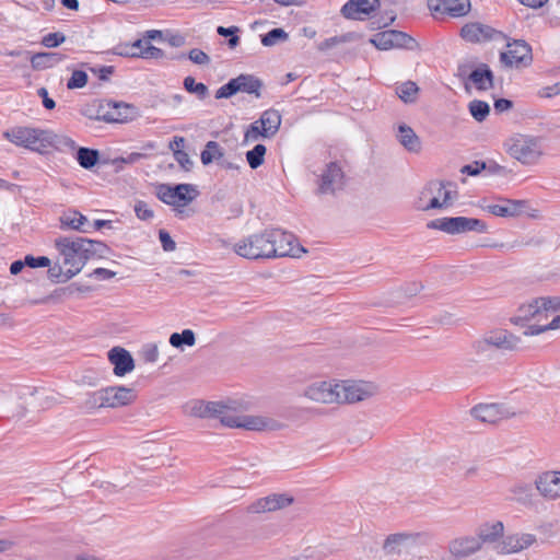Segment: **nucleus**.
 Here are the masks:
<instances>
[{
	"instance_id": "nucleus-1",
	"label": "nucleus",
	"mask_w": 560,
	"mask_h": 560,
	"mask_svg": "<svg viewBox=\"0 0 560 560\" xmlns=\"http://www.w3.org/2000/svg\"><path fill=\"white\" fill-rule=\"evenodd\" d=\"M56 264L48 269L50 279L66 282L77 276L90 259L107 257L109 248L102 242L84 237L59 236L54 241Z\"/></svg>"
},
{
	"instance_id": "nucleus-2",
	"label": "nucleus",
	"mask_w": 560,
	"mask_h": 560,
	"mask_svg": "<svg viewBox=\"0 0 560 560\" xmlns=\"http://www.w3.org/2000/svg\"><path fill=\"white\" fill-rule=\"evenodd\" d=\"M156 197L164 203L172 206L179 218H188L190 211L187 206L199 195L192 184H177L174 186L161 184L156 187Z\"/></svg>"
},
{
	"instance_id": "nucleus-3",
	"label": "nucleus",
	"mask_w": 560,
	"mask_h": 560,
	"mask_svg": "<svg viewBox=\"0 0 560 560\" xmlns=\"http://www.w3.org/2000/svg\"><path fill=\"white\" fill-rule=\"evenodd\" d=\"M506 152L524 165H533L542 155L540 140L525 135H515L505 142Z\"/></svg>"
},
{
	"instance_id": "nucleus-4",
	"label": "nucleus",
	"mask_w": 560,
	"mask_h": 560,
	"mask_svg": "<svg viewBox=\"0 0 560 560\" xmlns=\"http://www.w3.org/2000/svg\"><path fill=\"white\" fill-rule=\"evenodd\" d=\"M268 229L240 240L234 245V252L246 259L275 258V248L270 245Z\"/></svg>"
},
{
	"instance_id": "nucleus-5",
	"label": "nucleus",
	"mask_w": 560,
	"mask_h": 560,
	"mask_svg": "<svg viewBox=\"0 0 560 560\" xmlns=\"http://www.w3.org/2000/svg\"><path fill=\"white\" fill-rule=\"evenodd\" d=\"M136 397L133 388L109 386L94 392L85 405L89 408H117L131 402Z\"/></svg>"
},
{
	"instance_id": "nucleus-6",
	"label": "nucleus",
	"mask_w": 560,
	"mask_h": 560,
	"mask_svg": "<svg viewBox=\"0 0 560 560\" xmlns=\"http://www.w3.org/2000/svg\"><path fill=\"white\" fill-rule=\"evenodd\" d=\"M429 229L440 230L450 235L468 232L486 233L488 225L485 221L467 217L439 218L428 223Z\"/></svg>"
},
{
	"instance_id": "nucleus-7",
	"label": "nucleus",
	"mask_w": 560,
	"mask_h": 560,
	"mask_svg": "<svg viewBox=\"0 0 560 560\" xmlns=\"http://www.w3.org/2000/svg\"><path fill=\"white\" fill-rule=\"evenodd\" d=\"M431 196L423 210L442 209L451 207L457 199L456 185L451 182L432 180L421 192V198Z\"/></svg>"
},
{
	"instance_id": "nucleus-8",
	"label": "nucleus",
	"mask_w": 560,
	"mask_h": 560,
	"mask_svg": "<svg viewBox=\"0 0 560 560\" xmlns=\"http://www.w3.org/2000/svg\"><path fill=\"white\" fill-rule=\"evenodd\" d=\"M4 137L16 145L45 153V143H47L46 129L18 127L7 131Z\"/></svg>"
},
{
	"instance_id": "nucleus-9",
	"label": "nucleus",
	"mask_w": 560,
	"mask_h": 560,
	"mask_svg": "<svg viewBox=\"0 0 560 560\" xmlns=\"http://www.w3.org/2000/svg\"><path fill=\"white\" fill-rule=\"evenodd\" d=\"M338 404H355L376 394L377 387L369 382L338 381Z\"/></svg>"
},
{
	"instance_id": "nucleus-10",
	"label": "nucleus",
	"mask_w": 560,
	"mask_h": 560,
	"mask_svg": "<svg viewBox=\"0 0 560 560\" xmlns=\"http://www.w3.org/2000/svg\"><path fill=\"white\" fill-rule=\"evenodd\" d=\"M270 245L276 249V257H301L303 253H306L305 248L298 244L296 237L289 232L280 229H268Z\"/></svg>"
},
{
	"instance_id": "nucleus-11",
	"label": "nucleus",
	"mask_w": 560,
	"mask_h": 560,
	"mask_svg": "<svg viewBox=\"0 0 560 560\" xmlns=\"http://www.w3.org/2000/svg\"><path fill=\"white\" fill-rule=\"evenodd\" d=\"M338 381H317L303 390V396L319 404H338Z\"/></svg>"
},
{
	"instance_id": "nucleus-12",
	"label": "nucleus",
	"mask_w": 560,
	"mask_h": 560,
	"mask_svg": "<svg viewBox=\"0 0 560 560\" xmlns=\"http://www.w3.org/2000/svg\"><path fill=\"white\" fill-rule=\"evenodd\" d=\"M343 185L345 174L341 167L336 162H330L326 165L319 177L317 192L320 195H332L341 190Z\"/></svg>"
},
{
	"instance_id": "nucleus-13",
	"label": "nucleus",
	"mask_w": 560,
	"mask_h": 560,
	"mask_svg": "<svg viewBox=\"0 0 560 560\" xmlns=\"http://www.w3.org/2000/svg\"><path fill=\"white\" fill-rule=\"evenodd\" d=\"M500 60L506 67L526 66L532 61V48L525 40L515 39L508 43V49L501 52Z\"/></svg>"
},
{
	"instance_id": "nucleus-14",
	"label": "nucleus",
	"mask_w": 560,
	"mask_h": 560,
	"mask_svg": "<svg viewBox=\"0 0 560 560\" xmlns=\"http://www.w3.org/2000/svg\"><path fill=\"white\" fill-rule=\"evenodd\" d=\"M470 412L477 420L490 424L515 416L514 411L501 404H480L475 406Z\"/></svg>"
},
{
	"instance_id": "nucleus-15",
	"label": "nucleus",
	"mask_w": 560,
	"mask_h": 560,
	"mask_svg": "<svg viewBox=\"0 0 560 560\" xmlns=\"http://www.w3.org/2000/svg\"><path fill=\"white\" fill-rule=\"evenodd\" d=\"M371 43L378 49L388 50L392 48H411L415 39L404 32L389 30L376 34Z\"/></svg>"
},
{
	"instance_id": "nucleus-16",
	"label": "nucleus",
	"mask_w": 560,
	"mask_h": 560,
	"mask_svg": "<svg viewBox=\"0 0 560 560\" xmlns=\"http://www.w3.org/2000/svg\"><path fill=\"white\" fill-rule=\"evenodd\" d=\"M478 541L471 535L457 536L448 541L447 552L453 560H465L481 550Z\"/></svg>"
},
{
	"instance_id": "nucleus-17",
	"label": "nucleus",
	"mask_w": 560,
	"mask_h": 560,
	"mask_svg": "<svg viewBox=\"0 0 560 560\" xmlns=\"http://www.w3.org/2000/svg\"><path fill=\"white\" fill-rule=\"evenodd\" d=\"M460 36L469 43H481L504 38V35L501 32L478 22L465 24L460 30Z\"/></svg>"
},
{
	"instance_id": "nucleus-18",
	"label": "nucleus",
	"mask_w": 560,
	"mask_h": 560,
	"mask_svg": "<svg viewBox=\"0 0 560 560\" xmlns=\"http://www.w3.org/2000/svg\"><path fill=\"white\" fill-rule=\"evenodd\" d=\"M536 536L529 533H516L504 537L495 545L498 553L510 555L521 552L536 542Z\"/></svg>"
},
{
	"instance_id": "nucleus-19",
	"label": "nucleus",
	"mask_w": 560,
	"mask_h": 560,
	"mask_svg": "<svg viewBox=\"0 0 560 560\" xmlns=\"http://www.w3.org/2000/svg\"><path fill=\"white\" fill-rule=\"evenodd\" d=\"M293 501V497L287 493H272L253 502L248 510L252 513L276 512L290 506Z\"/></svg>"
},
{
	"instance_id": "nucleus-20",
	"label": "nucleus",
	"mask_w": 560,
	"mask_h": 560,
	"mask_svg": "<svg viewBox=\"0 0 560 560\" xmlns=\"http://www.w3.org/2000/svg\"><path fill=\"white\" fill-rule=\"evenodd\" d=\"M215 411L212 413V419H218L222 425L226 428H237L243 404L231 400L226 402L217 401Z\"/></svg>"
},
{
	"instance_id": "nucleus-21",
	"label": "nucleus",
	"mask_w": 560,
	"mask_h": 560,
	"mask_svg": "<svg viewBox=\"0 0 560 560\" xmlns=\"http://www.w3.org/2000/svg\"><path fill=\"white\" fill-rule=\"evenodd\" d=\"M489 345L498 351H515L518 349L521 338L505 329H494L485 334Z\"/></svg>"
},
{
	"instance_id": "nucleus-22",
	"label": "nucleus",
	"mask_w": 560,
	"mask_h": 560,
	"mask_svg": "<svg viewBox=\"0 0 560 560\" xmlns=\"http://www.w3.org/2000/svg\"><path fill=\"white\" fill-rule=\"evenodd\" d=\"M535 486L540 495L547 500L560 498V471H546L535 480Z\"/></svg>"
},
{
	"instance_id": "nucleus-23",
	"label": "nucleus",
	"mask_w": 560,
	"mask_h": 560,
	"mask_svg": "<svg viewBox=\"0 0 560 560\" xmlns=\"http://www.w3.org/2000/svg\"><path fill=\"white\" fill-rule=\"evenodd\" d=\"M107 359L113 365L116 376L122 377L135 369V360L122 347H114L107 352Z\"/></svg>"
},
{
	"instance_id": "nucleus-24",
	"label": "nucleus",
	"mask_w": 560,
	"mask_h": 560,
	"mask_svg": "<svg viewBox=\"0 0 560 560\" xmlns=\"http://www.w3.org/2000/svg\"><path fill=\"white\" fill-rule=\"evenodd\" d=\"M428 5L433 12L454 18L464 16L470 9L469 0H429Z\"/></svg>"
},
{
	"instance_id": "nucleus-25",
	"label": "nucleus",
	"mask_w": 560,
	"mask_h": 560,
	"mask_svg": "<svg viewBox=\"0 0 560 560\" xmlns=\"http://www.w3.org/2000/svg\"><path fill=\"white\" fill-rule=\"evenodd\" d=\"M504 524L501 521H491L481 524L476 534V538L479 539V547L483 545H493L501 542L504 537Z\"/></svg>"
},
{
	"instance_id": "nucleus-26",
	"label": "nucleus",
	"mask_w": 560,
	"mask_h": 560,
	"mask_svg": "<svg viewBox=\"0 0 560 560\" xmlns=\"http://www.w3.org/2000/svg\"><path fill=\"white\" fill-rule=\"evenodd\" d=\"M526 208V200L503 199L502 203L487 205L483 209L497 217L512 218L520 215Z\"/></svg>"
},
{
	"instance_id": "nucleus-27",
	"label": "nucleus",
	"mask_w": 560,
	"mask_h": 560,
	"mask_svg": "<svg viewBox=\"0 0 560 560\" xmlns=\"http://www.w3.org/2000/svg\"><path fill=\"white\" fill-rule=\"evenodd\" d=\"M381 5V0H349L341 9L347 19H360V14L370 15Z\"/></svg>"
},
{
	"instance_id": "nucleus-28",
	"label": "nucleus",
	"mask_w": 560,
	"mask_h": 560,
	"mask_svg": "<svg viewBox=\"0 0 560 560\" xmlns=\"http://www.w3.org/2000/svg\"><path fill=\"white\" fill-rule=\"evenodd\" d=\"M238 424L237 428L250 431H275L281 428V424L271 418L252 415H241Z\"/></svg>"
},
{
	"instance_id": "nucleus-29",
	"label": "nucleus",
	"mask_w": 560,
	"mask_h": 560,
	"mask_svg": "<svg viewBox=\"0 0 560 560\" xmlns=\"http://www.w3.org/2000/svg\"><path fill=\"white\" fill-rule=\"evenodd\" d=\"M60 229L63 231L72 230L79 232H88L84 225L88 218L74 209H68L59 217Z\"/></svg>"
},
{
	"instance_id": "nucleus-30",
	"label": "nucleus",
	"mask_w": 560,
	"mask_h": 560,
	"mask_svg": "<svg viewBox=\"0 0 560 560\" xmlns=\"http://www.w3.org/2000/svg\"><path fill=\"white\" fill-rule=\"evenodd\" d=\"M50 148H55L56 150L67 154H73L78 150L74 140L70 137L66 135H57L51 130H47V143H45V152H47Z\"/></svg>"
},
{
	"instance_id": "nucleus-31",
	"label": "nucleus",
	"mask_w": 560,
	"mask_h": 560,
	"mask_svg": "<svg viewBox=\"0 0 560 560\" xmlns=\"http://www.w3.org/2000/svg\"><path fill=\"white\" fill-rule=\"evenodd\" d=\"M217 401L205 402L202 400L192 399L187 401L184 406L185 415L196 418H209L212 419V413L215 411Z\"/></svg>"
},
{
	"instance_id": "nucleus-32",
	"label": "nucleus",
	"mask_w": 560,
	"mask_h": 560,
	"mask_svg": "<svg viewBox=\"0 0 560 560\" xmlns=\"http://www.w3.org/2000/svg\"><path fill=\"white\" fill-rule=\"evenodd\" d=\"M398 142L409 152L418 153L421 150L420 138L416 135L413 129L405 124L398 126L397 133Z\"/></svg>"
},
{
	"instance_id": "nucleus-33",
	"label": "nucleus",
	"mask_w": 560,
	"mask_h": 560,
	"mask_svg": "<svg viewBox=\"0 0 560 560\" xmlns=\"http://www.w3.org/2000/svg\"><path fill=\"white\" fill-rule=\"evenodd\" d=\"M468 78L480 91H487L493 85V73L486 63L472 70Z\"/></svg>"
},
{
	"instance_id": "nucleus-34",
	"label": "nucleus",
	"mask_w": 560,
	"mask_h": 560,
	"mask_svg": "<svg viewBox=\"0 0 560 560\" xmlns=\"http://www.w3.org/2000/svg\"><path fill=\"white\" fill-rule=\"evenodd\" d=\"M256 121L259 122L261 128L266 129L267 135L273 138L280 129L281 115L278 110L270 108L262 112Z\"/></svg>"
},
{
	"instance_id": "nucleus-35",
	"label": "nucleus",
	"mask_w": 560,
	"mask_h": 560,
	"mask_svg": "<svg viewBox=\"0 0 560 560\" xmlns=\"http://www.w3.org/2000/svg\"><path fill=\"white\" fill-rule=\"evenodd\" d=\"M65 59L58 52H37L31 57V65L35 70L52 68Z\"/></svg>"
},
{
	"instance_id": "nucleus-36",
	"label": "nucleus",
	"mask_w": 560,
	"mask_h": 560,
	"mask_svg": "<svg viewBox=\"0 0 560 560\" xmlns=\"http://www.w3.org/2000/svg\"><path fill=\"white\" fill-rule=\"evenodd\" d=\"M383 549L388 555H401L408 551L406 534L397 533L389 535L384 541Z\"/></svg>"
},
{
	"instance_id": "nucleus-37",
	"label": "nucleus",
	"mask_w": 560,
	"mask_h": 560,
	"mask_svg": "<svg viewBox=\"0 0 560 560\" xmlns=\"http://www.w3.org/2000/svg\"><path fill=\"white\" fill-rule=\"evenodd\" d=\"M511 501L521 503V504H529L533 499V489L529 483L517 482L510 487L509 489Z\"/></svg>"
},
{
	"instance_id": "nucleus-38",
	"label": "nucleus",
	"mask_w": 560,
	"mask_h": 560,
	"mask_svg": "<svg viewBox=\"0 0 560 560\" xmlns=\"http://www.w3.org/2000/svg\"><path fill=\"white\" fill-rule=\"evenodd\" d=\"M235 81L238 86V92L254 94L256 97L260 96L259 91L262 86V82L259 79L252 74H240L235 78Z\"/></svg>"
},
{
	"instance_id": "nucleus-39",
	"label": "nucleus",
	"mask_w": 560,
	"mask_h": 560,
	"mask_svg": "<svg viewBox=\"0 0 560 560\" xmlns=\"http://www.w3.org/2000/svg\"><path fill=\"white\" fill-rule=\"evenodd\" d=\"M75 160L81 167L90 170L97 164L100 160V152L94 149L81 147L75 151Z\"/></svg>"
},
{
	"instance_id": "nucleus-40",
	"label": "nucleus",
	"mask_w": 560,
	"mask_h": 560,
	"mask_svg": "<svg viewBox=\"0 0 560 560\" xmlns=\"http://www.w3.org/2000/svg\"><path fill=\"white\" fill-rule=\"evenodd\" d=\"M407 538L408 548L413 547H427L430 546L434 539V536L430 532H409L405 533Z\"/></svg>"
},
{
	"instance_id": "nucleus-41",
	"label": "nucleus",
	"mask_w": 560,
	"mask_h": 560,
	"mask_svg": "<svg viewBox=\"0 0 560 560\" xmlns=\"http://www.w3.org/2000/svg\"><path fill=\"white\" fill-rule=\"evenodd\" d=\"M167 448L164 445H155L149 442L142 444V462L152 459V465L162 464L160 456L163 455Z\"/></svg>"
},
{
	"instance_id": "nucleus-42",
	"label": "nucleus",
	"mask_w": 560,
	"mask_h": 560,
	"mask_svg": "<svg viewBox=\"0 0 560 560\" xmlns=\"http://www.w3.org/2000/svg\"><path fill=\"white\" fill-rule=\"evenodd\" d=\"M396 93L405 103H413L417 100L419 88L413 81H406L396 88Z\"/></svg>"
},
{
	"instance_id": "nucleus-43",
	"label": "nucleus",
	"mask_w": 560,
	"mask_h": 560,
	"mask_svg": "<svg viewBox=\"0 0 560 560\" xmlns=\"http://www.w3.org/2000/svg\"><path fill=\"white\" fill-rule=\"evenodd\" d=\"M170 343L174 348H183V346L192 347L196 343L195 332L191 329H184L182 332H173L170 336Z\"/></svg>"
},
{
	"instance_id": "nucleus-44",
	"label": "nucleus",
	"mask_w": 560,
	"mask_h": 560,
	"mask_svg": "<svg viewBox=\"0 0 560 560\" xmlns=\"http://www.w3.org/2000/svg\"><path fill=\"white\" fill-rule=\"evenodd\" d=\"M520 317L525 320L537 319L540 322L542 317V313L540 310V305L536 304V299H533L530 302L522 304L518 308Z\"/></svg>"
},
{
	"instance_id": "nucleus-45",
	"label": "nucleus",
	"mask_w": 560,
	"mask_h": 560,
	"mask_svg": "<svg viewBox=\"0 0 560 560\" xmlns=\"http://www.w3.org/2000/svg\"><path fill=\"white\" fill-rule=\"evenodd\" d=\"M260 139H271V137L269 135H267L266 129L261 128L259 122H257L255 120L247 127V129L244 133L243 143L248 144V143L257 142Z\"/></svg>"
},
{
	"instance_id": "nucleus-46",
	"label": "nucleus",
	"mask_w": 560,
	"mask_h": 560,
	"mask_svg": "<svg viewBox=\"0 0 560 560\" xmlns=\"http://www.w3.org/2000/svg\"><path fill=\"white\" fill-rule=\"evenodd\" d=\"M222 156H223L222 148L215 141L207 142L205 150L200 154L201 162L205 165H209L214 160H218Z\"/></svg>"
},
{
	"instance_id": "nucleus-47",
	"label": "nucleus",
	"mask_w": 560,
	"mask_h": 560,
	"mask_svg": "<svg viewBox=\"0 0 560 560\" xmlns=\"http://www.w3.org/2000/svg\"><path fill=\"white\" fill-rule=\"evenodd\" d=\"M266 147L257 143L252 150L246 152V161L250 168L256 170L262 165L266 155Z\"/></svg>"
},
{
	"instance_id": "nucleus-48",
	"label": "nucleus",
	"mask_w": 560,
	"mask_h": 560,
	"mask_svg": "<svg viewBox=\"0 0 560 560\" xmlns=\"http://www.w3.org/2000/svg\"><path fill=\"white\" fill-rule=\"evenodd\" d=\"M540 305L542 317L547 318L550 313H556L560 310L559 296H541L536 298V304Z\"/></svg>"
},
{
	"instance_id": "nucleus-49",
	"label": "nucleus",
	"mask_w": 560,
	"mask_h": 560,
	"mask_svg": "<svg viewBox=\"0 0 560 560\" xmlns=\"http://www.w3.org/2000/svg\"><path fill=\"white\" fill-rule=\"evenodd\" d=\"M471 348L475 354L480 359H492L495 354L491 345H489L485 335H482L479 339L475 340L471 345Z\"/></svg>"
},
{
	"instance_id": "nucleus-50",
	"label": "nucleus",
	"mask_w": 560,
	"mask_h": 560,
	"mask_svg": "<svg viewBox=\"0 0 560 560\" xmlns=\"http://www.w3.org/2000/svg\"><path fill=\"white\" fill-rule=\"evenodd\" d=\"M135 114V109L127 104H116L114 110L108 114V120L125 122Z\"/></svg>"
},
{
	"instance_id": "nucleus-51",
	"label": "nucleus",
	"mask_w": 560,
	"mask_h": 560,
	"mask_svg": "<svg viewBox=\"0 0 560 560\" xmlns=\"http://www.w3.org/2000/svg\"><path fill=\"white\" fill-rule=\"evenodd\" d=\"M468 108L470 115L479 122L483 121L490 113L489 104L479 100L471 101Z\"/></svg>"
},
{
	"instance_id": "nucleus-52",
	"label": "nucleus",
	"mask_w": 560,
	"mask_h": 560,
	"mask_svg": "<svg viewBox=\"0 0 560 560\" xmlns=\"http://www.w3.org/2000/svg\"><path fill=\"white\" fill-rule=\"evenodd\" d=\"M184 88L187 92L197 95L199 100H205L209 94L207 85L201 82H196L192 77H186L184 79Z\"/></svg>"
},
{
	"instance_id": "nucleus-53",
	"label": "nucleus",
	"mask_w": 560,
	"mask_h": 560,
	"mask_svg": "<svg viewBox=\"0 0 560 560\" xmlns=\"http://www.w3.org/2000/svg\"><path fill=\"white\" fill-rule=\"evenodd\" d=\"M560 328V314L555 316L553 319L545 325H532L525 331V336H536L547 330H555Z\"/></svg>"
},
{
	"instance_id": "nucleus-54",
	"label": "nucleus",
	"mask_w": 560,
	"mask_h": 560,
	"mask_svg": "<svg viewBox=\"0 0 560 560\" xmlns=\"http://www.w3.org/2000/svg\"><path fill=\"white\" fill-rule=\"evenodd\" d=\"M287 38L288 34L282 28H272L261 36V44L269 47L276 45L278 42H283Z\"/></svg>"
},
{
	"instance_id": "nucleus-55",
	"label": "nucleus",
	"mask_w": 560,
	"mask_h": 560,
	"mask_svg": "<svg viewBox=\"0 0 560 560\" xmlns=\"http://www.w3.org/2000/svg\"><path fill=\"white\" fill-rule=\"evenodd\" d=\"M140 48V38L136 39L131 45L119 44L114 48V54L125 57H137V50Z\"/></svg>"
},
{
	"instance_id": "nucleus-56",
	"label": "nucleus",
	"mask_w": 560,
	"mask_h": 560,
	"mask_svg": "<svg viewBox=\"0 0 560 560\" xmlns=\"http://www.w3.org/2000/svg\"><path fill=\"white\" fill-rule=\"evenodd\" d=\"M88 83V74L81 70H74L71 74V78L67 82V88L69 90L82 89Z\"/></svg>"
},
{
	"instance_id": "nucleus-57",
	"label": "nucleus",
	"mask_w": 560,
	"mask_h": 560,
	"mask_svg": "<svg viewBox=\"0 0 560 560\" xmlns=\"http://www.w3.org/2000/svg\"><path fill=\"white\" fill-rule=\"evenodd\" d=\"M165 58V52L155 46H153L150 42H142V59H163Z\"/></svg>"
},
{
	"instance_id": "nucleus-58",
	"label": "nucleus",
	"mask_w": 560,
	"mask_h": 560,
	"mask_svg": "<svg viewBox=\"0 0 560 560\" xmlns=\"http://www.w3.org/2000/svg\"><path fill=\"white\" fill-rule=\"evenodd\" d=\"M238 92L235 78L231 79L228 83L219 88L215 92V98H229Z\"/></svg>"
},
{
	"instance_id": "nucleus-59",
	"label": "nucleus",
	"mask_w": 560,
	"mask_h": 560,
	"mask_svg": "<svg viewBox=\"0 0 560 560\" xmlns=\"http://www.w3.org/2000/svg\"><path fill=\"white\" fill-rule=\"evenodd\" d=\"M66 40V36L62 33H49L42 38V44L47 48L58 47Z\"/></svg>"
},
{
	"instance_id": "nucleus-60",
	"label": "nucleus",
	"mask_w": 560,
	"mask_h": 560,
	"mask_svg": "<svg viewBox=\"0 0 560 560\" xmlns=\"http://www.w3.org/2000/svg\"><path fill=\"white\" fill-rule=\"evenodd\" d=\"M187 57L191 62L199 66H206L210 63V57L198 48L189 50Z\"/></svg>"
},
{
	"instance_id": "nucleus-61",
	"label": "nucleus",
	"mask_w": 560,
	"mask_h": 560,
	"mask_svg": "<svg viewBox=\"0 0 560 560\" xmlns=\"http://www.w3.org/2000/svg\"><path fill=\"white\" fill-rule=\"evenodd\" d=\"M159 358V348L156 343H148L142 349V361L154 363Z\"/></svg>"
},
{
	"instance_id": "nucleus-62",
	"label": "nucleus",
	"mask_w": 560,
	"mask_h": 560,
	"mask_svg": "<svg viewBox=\"0 0 560 560\" xmlns=\"http://www.w3.org/2000/svg\"><path fill=\"white\" fill-rule=\"evenodd\" d=\"M25 264L26 266L31 267V268H39V267H51L50 264V259L46 256H40V257H34V256H31V255H27L25 257Z\"/></svg>"
},
{
	"instance_id": "nucleus-63",
	"label": "nucleus",
	"mask_w": 560,
	"mask_h": 560,
	"mask_svg": "<svg viewBox=\"0 0 560 560\" xmlns=\"http://www.w3.org/2000/svg\"><path fill=\"white\" fill-rule=\"evenodd\" d=\"M174 159L180 165V167L185 171H190L194 165L188 153L185 152L184 150H176L175 154H174Z\"/></svg>"
},
{
	"instance_id": "nucleus-64",
	"label": "nucleus",
	"mask_w": 560,
	"mask_h": 560,
	"mask_svg": "<svg viewBox=\"0 0 560 560\" xmlns=\"http://www.w3.org/2000/svg\"><path fill=\"white\" fill-rule=\"evenodd\" d=\"M159 237L162 244V247L165 252H173L176 248V243L172 240L168 232L165 230H160Z\"/></svg>"
}]
</instances>
